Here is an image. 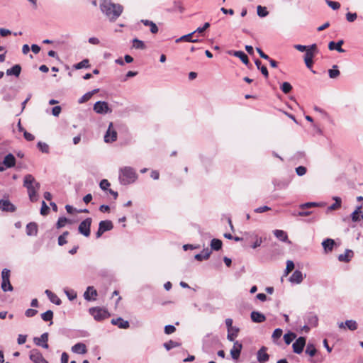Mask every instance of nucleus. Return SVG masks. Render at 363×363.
Instances as JSON below:
<instances>
[{"mask_svg": "<svg viewBox=\"0 0 363 363\" xmlns=\"http://www.w3.org/2000/svg\"><path fill=\"white\" fill-rule=\"evenodd\" d=\"M99 8L110 22H115L123 11V6L121 4H115L111 0H100Z\"/></svg>", "mask_w": 363, "mask_h": 363, "instance_id": "obj_1", "label": "nucleus"}, {"mask_svg": "<svg viewBox=\"0 0 363 363\" xmlns=\"http://www.w3.org/2000/svg\"><path fill=\"white\" fill-rule=\"evenodd\" d=\"M23 186L27 189L30 201H36L38 199V191L40 189V184L35 180L32 174H28L24 177Z\"/></svg>", "mask_w": 363, "mask_h": 363, "instance_id": "obj_2", "label": "nucleus"}, {"mask_svg": "<svg viewBox=\"0 0 363 363\" xmlns=\"http://www.w3.org/2000/svg\"><path fill=\"white\" fill-rule=\"evenodd\" d=\"M138 178L135 170L130 167H124L120 169L119 181L123 185L133 183Z\"/></svg>", "mask_w": 363, "mask_h": 363, "instance_id": "obj_3", "label": "nucleus"}, {"mask_svg": "<svg viewBox=\"0 0 363 363\" xmlns=\"http://www.w3.org/2000/svg\"><path fill=\"white\" fill-rule=\"evenodd\" d=\"M1 289L4 291H12L13 288L10 282V270L4 269L1 272Z\"/></svg>", "mask_w": 363, "mask_h": 363, "instance_id": "obj_4", "label": "nucleus"}, {"mask_svg": "<svg viewBox=\"0 0 363 363\" xmlns=\"http://www.w3.org/2000/svg\"><path fill=\"white\" fill-rule=\"evenodd\" d=\"M93 109L99 114H106L112 112V109L108 106V103L102 101L96 102L94 105Z\"/></svg>", "mask_w": 363, "mask_h": 363, "instance_id": "obj_5", "label": "nucleus"}, {"mask_svg": "<svg viewBox=\"0 0 363 363\" xmlns=\"http://www.w3.org/2000/svg\"><path fill=\"white\" fill-rule=\"evenodd\" d=\"M91 223L92 219L91 218H87L82 222H81L78 228L79 233H81L85 237H89L90 235V228Z\"/></svg>", "mask_w": 363, "mask_h": 363, "instance_id": "obj_6", "label": "nucleus"}, {"mask_svg": "<svg viewBox=\"0 0 363 363\" xmlns=\"http://www.w3.org/2000/svg\"><path fill=\"white\" fill-rule=\"evenodd\" d=\"M113 228V223L111 220H102L99 224V229L96 233L97 238H99L105 232L112 230Z\"/></svg>", "mask_w": 363, "mask_h": 363, "instance_id": "obj_7", "label": "nucleus"}, {"mask_svg": "<svg viewBox=\"0 0 363 363\" xmlns=\"http://www.w3.org/2000/svg\"><path fill=\"white\" fill-rule=\"evenodd\" d=\"M117 139V132L113 129V123L110 122L108 130L104 135L106 143H112Z\"/></svg>", "mask_w": 363, "mask_h": 363, "instance_id": "obj_8", "label": "nucleus"}, {"mask_svg": "<svg viewBox=\"0 0 363 363\" xmlns=\"http://www.w3.org/2000/svg\"><path fill=\"white\" fill-rule=\"evenodd\" d=\"M29 357L35 363H48L42 354L36 349L30 351Z\"/></svg>", "mask_w": 363, "mask_h": 363, "instance_id": "obj_9", "label": "nucleus"}, {"mask_svg": "<svg viewBox=\"0 0 363 363\" xmlns=\"http://www.w3.org/2000/svg\"><path fill=\"white\" fill-rule=\"evenodd\" d=\"M90 314L96 320H101L106 318L107 312L101 308H91L89 309Z\"/></svg>", "mask_w": 363, "mask_h": 363, "instance_id": "obj_10", "label": "nucleus"}, {"mask_svg": "<svg viewBox=\"0 0 363 363\" xmlns=\"http://www.w3.org/2000/svg\"><path fill=\"white\" fill-rule=\"evenodd\" d=\"M306 338L299 337L292 345L293 350L296 354H301L306 345Z\"/></svg>", "mask_w": 363, "mask_h": 363, "instance_id": "obj_11", "label": "nucleus"}, {"mask_svg": "<svg viewBox=\"0 0 363 363\" xmlns=\"http://www.w3.org/2000/svg\"><path fill=\"white\" fill-rule=\"evenodd\" d=\"M351 219L353 222H359L363 220V205L357 206L351 214Z\"/></svg>", "mask_w": 363, "mask_h": 363, "instance_id": "obj_12", "label": "nucleus"}, {"mask_svg": "<svg viewBox=\"0 0 363 363\" xmlns=\"http://www.w3.org/2000/svg\"><path fill=\"white\" fill-rule=\"evenodd\" d=\"M242 348V345L238 341H235L233 344V348L230 350V355L235 360H238L240 357V352Z\"/></svg>", "mask_w": 363, "mask_h": 363, "instance_id": "obj_13", "label": "nucleus"}, {"mask_svg": "<svg viewBox=\"0 0 363 363\" xmlns=\"http://www.w3.org/2000/svg\"><path fill=\"white\" fill-rule=\"evenodd\" d=\"M357 323L354 320H347L345 323L341 322L338 323V327L340 329H345L347 328L350 330H355L357 329Z\"/></svg>", "mask_w": 363, "mask_h": 363, "instance_id": "obj_14", "label": "nucleus"}, {"mask_svg": "<svg viewBox=\"0 0 363 363\" xmlns=\"http://www.w3.org/2000/svg\"><path fill=\"white\" fill-rule=\"evenodd\" d=\"M267 347H262L257 353V359L259 363H265L269 360V356L267 353Z\"/></svg>", "mask_w": 363, "mask_h": 363, "instance_id": "obj_15", "label": "nucleus"}, {"mask_svg": "<svg viewBox=\"0 0 363 363\" xmlns=\"http://www.w3.org/2000/svg\"><path fill=\"white\" fill-rule=\"evenodd\" d=\"M0 209L3 211L14 212L16 211V207L9 200L1 199Z\"/></svg>", "mask_w": 363, "mask_h": 363, "instance_id": "obj_16", "label": "nucleus"}, {"mask_svg": "<svg viewBox=\"0 0 363 363\" xmlns=\"http://www.w3.org/2000/svg\"><path fill=\"white\" fill-rule=\"evenodd\" d=\"M48 340V333H45L41 335L40 337H35L34 342L38 346H42L43 348L48 349V344L47 343Z\"/></svg>", "mask_w": 363, "mask_h": 363, "instance_id": "obj_17", "label": "nucleus"}, {"mask_svg": "<svg viewBox=\"0 0 363 363\" xmlns=\"http://www.w3.org/2000/svg\"><path fill=\"white\" fill-rule=\"evenodd\" d=\"M303 279V273L299 270H296L289 278V281L294 284H301Z\"/></svg>", "mask_w": 363, "mask_h": 363, "instance_id": "obj_18", "label": "nucleus"}, {"mask_svg": "<svg viewBox=\"0 0 363 363\" xmlns=\"http://www.w3.org/2000/svg\"><path fill=\"white\" fill-rule=\"evenodd\" d=\"M111 322L113 325H118L121 329H127L130 326L129 322L124 320L122 318H113Z\"/></svg>", "mask_w": 363, "mask_h": 363, "instance_id": "obj_19", "label": "nucleus"}, {"mask_svg": "<svg viewBox=\"0 0 363 363\" xmlns=\"http://www.w3.org/2000/svg\"><path fill=\"white\" fill-rule=\"evenodd\" d=\"M97 296V291L93 286H88L84 294V297L87 301L95 300Z\"/></svg>", "mask_w": 363, "mask_h": 363, "instance_id": "obj_20", "label": "nucleus"}, {"mask_svg": "<svg viewBox=\"0 0 363 363\" xmlns=\"http://www.w3.org/2000/svg\"><path fill=\"white\" fill-rule=\"evenodd\" d=\"M3 164L6 168L13 167L16 165L15 157L11 153L6 155L3 160Z\"/></svg>", "mask_w": 363, "mask_h": 363, "instance_id": "obj_21", "label": "nucleus"}, {"mask_svg": "<svg viewBox=\"0 0 363 363\" xmlns=\"http://www.w3.org/2000/svg\"><path fill=\"white\" fill-rule=\"evenodd\" d=\"M344 41L343 40H340L337 43H335L334 41H331L328 44V48L330 50H335L339 52H345V50L342 48V45H343Z\"/></svg>", "mask_w": 363, "mask_h": 363, "instance_id": "obj_22", "label": "nucleus"}, {"mask_svg": "<svg viewBox=\"0 0 363 363\" xmlns=\"http://www.w3.org/2000/svg\"><path fill=\"white\" fill-rule=\"evenodd\" d=\"M250 317L252 320L257 323H263L266 320L265 315L258 311H252L250 314Z\"/></svg>", "mask_w": 363, "mask_h": 363, "instance_id": "obj_23", "label": "nucleus"}, {"mask_svg": "<svg viewBox=\"0 0 363 363\" xmlns=\"http://www.w3.org/2000/svg\"><path fill=\"white\" fill-rule=\"evenodd\" d=\"M318 53V48L316 44H313L308 46V50L306 51L304 59H313Z\"/></svg>", "mask_w": 363, "mask_h": 363, "instance_id": "obj_24", "label": "nucleus"}, {"mask_svg": "<svg viewBox=\"0 0 363 363\" xmlns=\"http://www.w3.org/2000/svg\"><path fill=\"white\" fill-rule=\"evenodd\" d=\"M26 234L28 236H35L38 234V225L31 222L26 225Z\"/></svg>", "mask_w": 363, "mask_h": 363, "instance_id": "obj_25", "label": "nucleus"}, {"mask_svg": "<svg viewBox=\"0 0 363 363\" xmlns=\"http://www.w3.org/2000/svg\"><path fill=\"white\" fill-rule=\"evenodd\" d=\"M72 352L77 354H85L87 350L85 344L79 342L72 347Z\"/></svg>", "mask_w": 363, "mask_h": 363, "instance_id": "obj_26", "label": "nucleus"}, {"mask_svg": "<svg viewBox=\"0 0 363 363\" xmlns=\"http://www.w3.org/2000/svg\"><path fill=\"white\" fill-rule=\"evenodd\" d=\"M322 245L324 248L325 252L328 253L333 250L335 245V241L333 239L327 238L323 241Z\"/></svg>", "mask_w": 363, "mask_h": 363, "instance_id": "obj_27", "label": "nucleus"}, {"mask_svg": "<svg viewBox=\"0 0 363 363\" xmlns=\"http://www.w3.org/2000/svg\"><path fill=\"white\" fill-rule=\"evenodd\" d=\"M353 252L351 250H346L343 254L338 256V260L340 262H348L353 257Z\"/></svg>", "mask_w": 363, "mask_h": 363, "instance_id": "obj_28", "label": "nucleus"}, {"mask_svg": "<svg viewBox=\"0 0 363 363\" xmlns=\"http://www.w3.org/2000/svg\"><path fill=\"white\" fill-rule=\"evenodd\" d=\"M45 293L52 303L57 306L61 304V300L55 294L52 293L51 291L48 289L45 290Z\"/></svg>", "mask_w": 363, "mask_h": 363, "instance_id": "obj_29", "label": "nucleus"}, {"mask_svg": "<svg viewBox=\"0 0 363 363\" xmlns=\"http://www.w3.org/2000/svg\"><path fill=\"white\" fill-rule=\"evenodd\" d=\"M195 34V32H192L191 33H189L187 35H184L179 38H177L175 42L176 43H179V42H182V41H186V42H191V43H196V42H199V40L198 39H194L192 38V36Z\"/></svg>", "mask_w": 363, "mask_h": 363, "instance_id": "obj_30", "label": "nucleus"}, {"mask_svg": "<svg viewBox=\"0 0 363 363\" xmlns=\"http://www.w3.org/2000/svg\"><path fill=\"white\" fill-rule=\"evenodd\" d=\"M211 253V250L208 248L204 249L201 253L196 254L194 256V258L198 261H202L203 259H208Z\"/></svg>", "mask_w": 363, "mask_h": 363, "instance_id": "obj_31", "label": "nucleus"}, {"mask_svg": "<svg viewBox=\"0 0 363 363\" xmlns=\"http://www.w3.org/2000/svg\"><path fill=\"white\" fill-rule=\"evenodd\" d=\"M141 23L145 26H149L152 33L155 34L158 32V27L153 21L143 19L141 20Z\"/></svg>", "mask_w": 363, "mask_h": 363, "instance_id": "obj_32", "label": "nucleus"}, {"mask_svg": "<svg viewBox=\"0 0 363 363\" xmlns=\"http://www.w3.org/2000/svg\"><path fill=\"white\" fill-rule=\"evenodd\" d=\"M21 67L19 65H15L11 68L6 70V74L9 76L14 75L18 77L21 74Z\"/></svg>", "mask_w": 363, "mask_h": 363, "instance_id": "obj_33", "label": "nucleus"}, {"mask_svg": "<svg viewBox=\"0 0 363 363\" xmlns=\"http://www.w3.org/2000/svg\"><path fill=\"white\" fill-rule=\"evenodd\" d=\"M333 199L335 201V203L333 204L330 205L328 208V211H335L341 207V205H342L341 198H340L338 196H333Z\"/></svg>", "mask_w": 363, "mask_h": 363, "instance_id": "obj_34", "label": "nucleus"}, {"mask_svg": "<svg viewBox=\"0 0 363 363\" xmlns=\"http://www.w3.org/2000/svg\"><path fill=\"white\" fill-rule=\"evenodd\" d=\"M274 236L281 241L287 242L288 241V235L286 232L282 230H274Z\"/></svg>", "mask_w": 363, "mask_h": 363, "instance_id": "obj_35", "label": "nucleus"}, {"mask_svg": "<svg viewBox=\"0 0 363 363\" xmlns=\"http://www.w3.org/2000/svg\"><path fill=\"white\" fill-rule=\"evenodd\" d=\"M233 55L240 58V60L246 65L249 64V59L247 55L242 51H234L233 52Z\"/></svg>", "mask_w": 363, "mask_h": 363, "instance_id": "obj_36", "label": "nucleus"}, {"mask_svg": "<svg viewBox=\"0 0 363 363\" xmlns=\"http://www.w3.org/2000/svg\"><path fill=\"white\" fill-rule=\"evenodd\" d=\"M255 65L258 69H259L262 74L267 78L269 76L268 70L265 66L262 65V62L259 60L255 61Z\"/></svg>", "mask_w": 363, "mask_h": 363, "instance_id": "obj_37", "label": "nucleus"}, {"mask_svg": "<svg viewBox=\"0 0 363 363\" xmlns=\"http://www.w3.org/2000/svg\"><path fill=\"white\" fill-rule=\"evenodd\" d=\"M133 48L138 50H145L146 48V45L143 41L138 38H134L133 40Z\"/></svg>", "mask_w": 363, "mask_h": 363, "instance_id": "obj_38", "label": "nucleus"}, {"mask_svg": "<svg viewBox=\"0 0 363 363\" xmlns=\"http://www.w3.org/2000/svg\"><path fill=\"white\" fill-rule=\"evenodd\" d=\"M239 332L238 328H234L233 330H228L227 338L229 341H234L235 338L237 337Z\"/></svg>", "mask_w": 363, "mask_h": 363, "instance_id": "obj_39", "label": "nucleus"}, {"mask_svg": "<svg viewBox=\"0 0 363 363\" xmlns=\"http://www.w3.org/2000/svg\"><path fill=\"white\" fill-rule=\"evenodd\" d=\"M211 247L213 250H219L222 247V241L219 239H213L211 242Z\"/></svg>", "mask_w": 363, "mask_h": 363, "instance_id": "obj_40", "label": "nucleus"}, {"mask_svg": "<svg viewBox=\"0 0 363 363\" xmlns=\"http://www.w3.org/2000/svg\"><path fill=\"white\" fill-rule=\"evenodd\" d=\"M340 72L337 69V65H333V68L328 70L329 77L332 79H335L340 75Z\"/></svg>", "mask_w": 363, "mask_h": 363, "instance_id": "obj_41", "label": "nucleus"}, {"mask_svg": "<svg viewBox=\"0 0 363 363\" xmlns=\"http://www.w3.org/2000/svg\"><path fill=\"white\" fill-rule=\"evenodd\" d=\"M37 147L43 153H49L50 147L49 145L44 142H38Z\"/></svg>", "mask_w": 363, "mask_h": 363, "instance_id": "obj_42", "label": "nucleus"}, {"mask_svg": "<svg viewBox=\"0 0 363 363\" xmlns=\"http://www.w3.org/2000/svg\"><path fill=\"white\" fill-rule=\"evenodd\" d=\"M89 67V61L87 59L83 60L80 62L74 65V69H80L82 68H88Z\"/></svg>", "mask_w": 363, "mask_h": 363, "instance_id": "obj_43", "label": "nucleus"}, {"mask_svg": "<svg viewBox=\"0 0 363 363\" xmlns=\"http://www.w3.org/2000/svg\"><path fill=\"white\" fill-rule=\"evenodd\" d=\"M317 350L313 344L308 343L306 347V353L310 355L311 357H313Z\"/></svg>", "mask_w": 363, "mask_h": 363, "instance_id": "obj_44", "label": "nucleus"}, {"mask_svg": "<svg viewBox=\"0 0 363 363\" xmlns=\"http://www.w3.org/2000/svg\"><path fill=\"white\" fill-rule=\"evenodd\" d=\"M296 337V334L294 333H286L284 335V342L286 345H289L294 339H295Z\"/></svg>", "mask_w": 363, "mask_h": 363, "instance_id": "obj_45", "label": "nucleus"}, {"mask_svg": "<svg viewBox=\"0 0 363 363\" xmlns=\"http://www.w3.org/2000/svg\"><path fill=\"white\" fill-rule=\"evenodd\" d=\"M41 318L44 321H51L53 318V312L50 310L41 314Z\"/></svg>", "mask_w": 363, "mask_h": 363, "instance_id": "obj_46", "label": "nucleus"}, {"mask_svg": "<svg viewBox=\"0 0 363 363\" xmlns=\"http://www.w3.org/2000/svg\"><path fill=\"white\" fill-rule=\"evenodd\" d=\"M318 318L317 315L311 314L308 318V323L311 326L315 327L318 325Z\"/></svg>", "mask_w": 363, "mask_h": 363, "instance_id": "obj_47", "label": "nucleus"}, {"mask_svg": "<svg viewBox=\"0 0 363 363\" xmlns=\"http://www.w3.org/2000/svg\"><path fill=\"white\" fill-rule=\"evenodd\" d=\"M327 5L333 10H337L340 8V4L337 1H333L330 0H325Z\"/></svg>", "mask_w": 363, "mask_h": 363, "instance_id": "obj_48", "label": "nucleus"}, {"mask_svg": "<svg viewBox=\"0 0 363 363\" xmlns=\"http://www.w3.org/2000/svg\"><path fill=\"white\" fill-rule=\"evenodd\" d=\"M257 15L259 17H265L268 15V11H267L266 7H262V6H258L257 8Z\"/></svg>", "mask_w": 363, "mask_h": 363, "instance_id": "obj_49", "label": "nucleus"}, {"mask_svg": "<svg viewBox=\"0 0 363 363\" xmlns=\"http://www.w3.org/2000/svg\"><path fill=\"white\" fill-rule=\"evenodd\" d=\"M281 89L284 94H288L291 91L292 86L289 82H284L281 86Z\"/></svg>", "mask_w": 363, "mask_h": 363, "instance_id": "obj_50", "label": "nucleus"}, {"mask_svg": "<svg viewBox=\"0 0 363 363\" xmlns=\"http://www.w3.org/2000/svg\"><path fill=\"white\" fill-rule=\"evenodd\" d=\"M357 13L348 12L346 13V19L350 23L354 22L357 19Z\"/></svg>", "mask_w": 363, "mask_h": 363, "instance_id": "obj_51", "label": "nucleus"}, {"mask_svg": "<svg viewBox=\"0 0 363 363\" xmlns=\"http://www.w3.org/2000/svg\"><path fill=\"white\" fill-rule=\"evenodd\" d=\"M67 222H69L67 218H66L65 217L59 218L57 225H56L57 228H61L64 227Z\"/></svg>", "mask_w": 363, "mask_h": 363, "instance_id": "obj_52", "label": "nucleus"}, {"mask_svg": "<svg viewBox=\"0 0 363 363\" xmlns=\"http://www.w3.org/2000/svg\"><path fill=\"white\" fill-rule=\"evenodd\" d=\"M65 293L70 301L74 300L77 298V293L74 290L65 289Z\"/></svg>", "mask_w": 363, "mask_h": 363, "instance_id": "obj_53", "label": "nucleus"}, {"mask_svg": "<svg viewBox=\"0 0 363 363\" xmlns=\"http://www.w3.org/2000/svg\"><path fill=\"white\" fill-rule=\"evenodd\" d=\"M92 96V93L87 92L84 94L79 100L78 102L79 104H83L87 101H89Z\"/></svg>", "mask_w": 363, "mask_h": 363, "instance_id": "obj_54", "label": "nucleus"}, {"mask_svg": "<svg viewBox=\"0 0 363 363\" xmlns=\"http://www.w3.org/2000/svg\"><path fill=\"white\" fill-rule=\"evenodd\" d=\"M178 345H179L178 343H177L176 342H174L172 340H170L164 344V346L167 349V350H170L171 349L176 347Z\"/></svg>", "mask_w": 363, "mask_h": 363, "instance_id": "obj_55", "label": "nucleus"}, {"mask_svg": "<svg viewBox=\"0 0 363 363\" xmlns=\"http://www.w3.org/2000/svg\"><path fill=\"white\" fill-rule=\"evenodd\" d=\"M283 331L280 328H277L273 332L272 337L274 340L279 339L282 335Z\"/></svg>", "mask_w": 363, "mask_h": 363, "instance_id": "obj_56", "label": "nucleus"}, {"mask_svg": "<svg viewBox=\"0 0 363 363\" xmlns=\"http://www.w3.org/2000/svg\"><path fill=\"white\" fill-rule=\"evenodd\" d=\"M99 186L102 190L106 191L108 190V188L110 186V183L107 179H102L100 182Z\"/></svg>", "mask_w": 363, "mask_h": 363, "instance_id": "obj_57", "label": "nucleus"}, {"mask_svg": "<svg viewBox=\"0 0 363 363\" xmlns=\"http://www.w3.org/2000/svg\"><path fill=\"white\" fill-rule=\"evenodd\" d=\"M48 211H49V207L48 206L46 203L44 201H42V206H41V208H40V213H41V215L45 216V215H47L48 213Z\"/></svg>", "mask_w": 363, "mask_h": 363, "instance_id": "obj_58", "label": "nucleus"}, {"mask_svg": "<svg viewBox=\"0 0 363 363\" xmlns=\"http://www.w3.org/2000/svg\"><path fill=\"white\" fill-rule=\"evenodd\" d=\"M209 27H210V23L206 22L203 24V26L202 27L197 28L194 32H195V33H202L206 29H208Z\"/></svg>", "mask_w": 363, "mask_h": 363, "instance_id": "obj_59", "label": "nucleus"}, {"mask_svg": "<svg viewBox=\"0 0 363 363\" xmlns=\"http://www.w3.org/2000/svg\"><path fill=\"white\" fill-rule=\"evenodd\" d=\"M175 330H176V328L172 325H167L164 327V333L167 335L174 333Z\"/></svg>", "mask_w": 363, "mask_h": 363, "instance_id": "obj_60", "label": "nucleus"}, {"mask_svg": "<svg viewBox=\"0 0 363 363\" xmlns=\"http://www.w3.org/2000/svg\"><path fill=\"white\" fill-rule=\"evenodd\" d=\"M296 172L298 176H303L306 173V168L303 166H299L296 168Z\"/></svg>", "mask_w": 363, "mask_h": 363, "instance_id": "obj_61", "label": "nucleus"}, {"mask_svg": "<svg viewBox=\"0 0 363 363\" xmlns=\"http://www.w3.org/2000/svg\"><path fill=\"white\" fill-rule=\"evenodd\" d=\"M294 268V264L291 260H288L286 262V274L291 272Z\"/></svg>", "mask_w": 363, "mask_h": 363, "instance_id": "obj_62", "label": "nucleus"}, {"mask_svg": "<svg viewBox=\"0 0 363 363\" xmlns=\"http://www.w3.org/2000/svg\"><path fill=\"white\" fill-rule=\"evenodd\" d=\"M23 133V136L26 140L33 141L35 139V136L33 134L27 132L26 130Z\"/></svg>", "mask_w": 363, "mask_h": 363, "instance_id": "obj_63", "label": "nucleus"}, {"mask_svg": "<svg viewBox=\"0 0 363 363\" xmlns=\"http://www.w3.org/2000/svg\"><path fill=\"white\" fill-rule=\"evenodd\" d=\"M37 313H38L37 310L29 308L26 311L25 315L27 317H33L34 315H35L37 314Z\"/></svg>", "mask_w": 363, "mask_h": 363, "instance_id": "obj_64", "label": "nucleus"}]
</instances>
